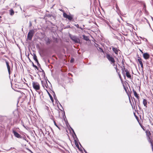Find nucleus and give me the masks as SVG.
<instances>
[{"instance_id":"27","label":"nucleus","mask_w":153,"mask_h":153,"mask_svg":"<svg viewBox=\"0 0 153 153\" xmlns=\"http://www.w3.org/2000/svg\"><path fill=\"white\" fill-rule=\"evenodd\" d=\"M146 7V5L145 4H144V7Z\"/></svg>"},{"instance_id":"11","label":"nucleus","mask_w":153,"mask_h":153,"mask_svg":"<svg viewBox=\"0 0 153 153\" xmlns=\"http://www.w3.org/2000/svg\"><path fill=\"white\" fill-rule=\"evenodd\" d=\"M6 65L7 66V68L8 72H9V74H10V67L9 65V63H8V62H7L6 61Z\"/></svg>"},{"instance_id":"29","label":"nucleus","mask_w":153,"mask_h":153,"mask_svg":"<svg viewBox=\"0 0 153 153\" xmlns=\"http://www.w3.org/2000/svg\"><path fill=\"white\" fill-rule=\"evenodd\" d=\"M1 16H0V18H1Z\"/></svg>"},{"instance_id":"26","label":"nucleus","mask_w":153,"mask_h":153,"mask_svg":"<svg viewBox=\"0 0 153 153\" xmlns=\"http://www.w3.org/2000/svg\"><path fill=\"white\" fill-rule=\"evenodd\" d=\"M75 26L77 27H78V24H77Z\"/></svg>"},{"instance_id":"20","label":"nucleus","mask_w":153,"mask_h":153,"mask_svg":"<svg viewBox=\"0 0 153 153\" xmlns=\"http://www.w3.org/2000/svg\"><path fill=\"white\" fill-rule=\"evenodd\" d=\"M74 59H73V58H72L71 59V60H70V62H71V63H72L73 62H74Z\"/></svg>"},{"instance_id":"7","label":"nucleus","mask_w":153,"mask_h":153,"mask_svg":"<svg viewBox=\"0 0 153 153\" xmlns=\"http://www.w3.org/2000/svg\"><path fill=\"white\" fill-rule=\"evenodd\" d=\"M143 56L145 59H148L149 58V56L148 54L146 53L143 54Z\"/></svg>"},{"instance_id":"4","label":"nucleus","mask_w":153,"mask_h":153,"mask_svg":"<svg viewBox=\"0 0 153 153\" xmlns=\"http://www.w3.org/2000/svg\"><path fill=\"white\" fill-rule=\"evenodd\" d=\"M34 33V31L33 30H30L29 32L27 35V38L29 40H31L33 36Z\"/></svg>"},{"instance_id":"21","label":"nucleus","mask_w":153,"mask_h":153,"mask_svg":"<svg viewBox=\"0 0 153 153\" xmlns=\"http://www.w3.org/2000/svg\"><path fill=\"white\" fill-rule=\"evenodd\" d=\"M114 68H115V69L116 70V71L117 72H118V69L117 68V66L116 65L115 67H114Z\"/></svg>"},{"instance_id":"10","label":"nucleus","mask_w":153,"mask_h":153,"mask_svg":"<svg viewBox=\"0 0 153 153\" xmlns=\"http://www.w3.org/2000/svg\"><path fill=\"white\" fill-rule=\"evenodd\" d=\"M133 91L134 93V95L135 97H136L138 99L139 97L138 96V95L137 93L136 92L134 89H133Z\"/></svg>"},{"instance_id":"14","label":"nucleus","mask_w":153,"mask_h":153,"mask_svg":"<svg viewBox=\"0 0 153 153\" xmlns=\"http://www.w3.org/2000/svg\"><path fill=\"white\" fill-rule=\"evenodd\" d=\"M143 103L144 106H145L146 107H147L146 105L147 104V101H146V100L145 99H144L143 100Z\"/></svg>"},{"instance_id":"2","label":"nucleus","mask_w":153,"mask_h":153,"mask_svg":"<svg viewBox=\"0 0 153 153\" xmlns=\"http://www.w3.org/2000/svg\"><path fill=\"white\" fill-rule=\"evenodd\" d=\"M71 39L75 43H79L80 42V39L77 37L74 36H70Z\"/></svg>"},{"instance_id":"15","label":"nucleus","mask_w":153,"mask_h":153,"mask_svg":"<svg viewBox=\"0 0 153 153\" xmlns=\"http://www.w3.org/2000/svg\"><path fill=\"white\" fill-rule=\"evenodd\" d=\"M10 15L11 16L13 15L14 13V12L12 10H10Z\"/></svg>"},{"instance_id":"22","label":"nucleus","mask_w":153,"mask_h":153,"mask_svg":"<svg viewBox=\"0 0 153 153\" xmlns=\"http://www.w3.org/2000/svg\"><path fill=\"white\" fill-rule=\"evenodd\" d=\"M33 67H34L36 68L37 69V66H36V65H34L33 63Z\"/></svg>"},{"instance_id":"3","label":"nucleus","mask_w":153,"mask_h":153,"mask_svg":"<svg viewBox=\"0 0 153 153\" xmlns=\"http://www.w3.org/2000/svg\"><path fill=\"white\" fill-rule=\"evenodd\" d=\"M106 57L108 60L111 63L115 62V61L114 58L110 55L107 54L106 55Z\"/></svg>"},{"instance_id":"18","label":"nucleus","mask_w":153,"mask_h":153,"mask_svg":"<svg viewBox=\"0 0 153 153\" xmlns=\"http://www.w3.org/2000/svg\"><path fill=\"white\" fill-rule=\"evenodd\" d=\"M63 16L64 17L67 18L68 15L66 13H64L63 14Z\"/></svg>"},{"instance_id":"28","label":"nucleus","mask_w":153,"mask_h":153,"mask_svg":"<svg viewBox=\"0 0 153 153\" xmlns=\"http://www.w3.org/2000/svg\"><path fill=\"white\" fill-rule=\"evenodd\" d=\"M30 26H31V23H30Z\"/></svg>"},{"instance_id":"12","label":"nucleus","mask_w":153,"mask_h":153,"mask_svg":"<svg viewBox=\"0 0 153 153\" xmlns=\"http://www.w3.org/2000/svg\"><path fill=\"white\" fill-rule=\"evenodd\" d=\"M33 58L34 60L36 62L37 64L39 63L38 61L37 58V56L35 54H34V56H33Z\"/></svg>"},{"instance_id":"9","label":"nucleus","mask_w":153,"mask_h":153,"mask_svg":"<svg viewBox=\"0 0 153 153\" xmlns=\"http://www.w3.org/2000/svg\"><path fill=\"white\" fill-rule=\"evenodd\" d=\"M112 50L116 54H118V51L117 48L112 47Z\"/></svg>"},{"instance_id":"25","label":"nucleus","mask_w":153,"mask_h":153,"mask_svg":"<svg viewBox=\"0 0 153 153\" xmlns=\"http://www.w3.org/2000/svg\"><path fill=\"white\" fill-rule=\"evenodd\" d=\"M111 63V64H112V65H113V66H115V64H114V63Z\"/></svg>"},{"instance_id":"1","label":"nucleus","mask_w":153,"mask_h":153,"mask_svg":"<svg viewBox=\"0 0 153 153\" xmlns=\"http://www.w3.org/2000/svg\"><path fill=\"white\" fill-rule=\"evenodd\" d=\"M32 85L33 88L37 92L38 90H39L40 88V85L37 82H33L32 83Z\"/></svg>"},{"instance_id":"8","label":"nucleus","mask_w":153,"mask_h":153,"mask_svg":"<svg viewBox=\"0 0 153 153\" xmlns=\"http://www.w3.org/2000/svg\"><path fill=\"white\" fill-rule=\"evenodd\" d=\"M125 71L126 72V76H127V77L130 79H131V76L129 72L128 71H127V70H125Z\"/></svg>"},{"instance_id":"6","label":"nucleus","mask_w":153,"mask_h":153,"mask_svg":"<svg viewBox=\"0 0 153 153\" xmlns=\"http://www.w3.org/2000/svg\"><path fill=\"white\" fill-rule=\"evenodd\" d=\"M146 135L148 137V140L150 142V143H151V142L150 140V138L149 137V136L150 135V132L149 131H146Z\"/></svg>"},{"instance_id":"24","label":"nucleus","mask_w":153,"mask_h":153,"mask_svg":"<svg viewBox=\"0 0 153 153\" xmlns=\"http://www.w3.org/2000/svg\"><path fill=\"white\" fill-rule=\"evenodd\" d=\"M118 75H119V77L121 79V75L120 74L118 73Z\"/></svg>"},{"instance_id":"19","label":"nucleus","mask_w":153,"mask_h":153,"mask_svg":"<svg viewBox=\"0 0 153 153\" xmlns=\"http://www.w3.org/2000/svg\"><path fill=\"white\" fill-rule=\"evenodd\" d=\"M67 18L69 20H71L72 19V18L71 16L68 15Z\"/></svg>"},{"instance_id":"23","label":"nucleus","mask_w":153,"mask_h":153,"mask_svg":"<svg viewBox=\"0 0 153 153\" xmlns=\"http://www.w3.org/2000/svg\"><path fill=\"white\" fill-rule=\"evenodd\" d=\"M54 124H55V125L57 127H58V128H59V127H58V126H57V125H56V123H55V121H54Z\"/></svg>"},{"instance_id":"17","label":"nucleus","mask_w":153,"mask_h":153,"mask_svg":"<svg viewBox=\"0 0 153 153\" xmlns=\"http://www.w3.org/2000/svg\"><path fill=\"white\" fill-rule=\"evenodd\" d=\"M49 94V96L50 97L51 100V101H52V102L53 103V101H54L53 98V97H52V96H51V95Z\"/></svg>"},{"instance_id":"16","label":"nucleus","mask_w":153,"mask_h":153,"mask_svg":"<svg viewBox=\"0 0 153 153\" xmlns=\"http://www.w3.org/2000/svg\"><path fill=\"white\" fill-rule=\"evenodd\" d=\"M83 39L85 40H88V37L86 36L83 35Z\"/></svg>"},{"instance_id":"13","label":"nucleus","mask_w":153,"mask_h":153,"mask_svg":"<svg viewBox=\"0 0 153 153\" xmlns=\"http://www.w3.org/2000/svg\"><path fill=\"white\" fill-rule=\"evenodd\" d=\"M138 61L140 64V65L141 67L143 68V64L142 63V62L141 61V59H138Z\"/></svg>"},{"instance_id":"5","label":"nucleus","mask_w":153,"mask_h":153,"mask_svg":"<svg viewBox=\"0 0 153 153\" xmlns=\"http://www.w3.org/2000/svg\"><path fill=\"white\" fill-rule=\"evenodd\" d=\"M13 133L14 134V135L18 138H21L22 136L18 133L16 132L15 131L13 130Z\"/></svg>"}]
</instances>
